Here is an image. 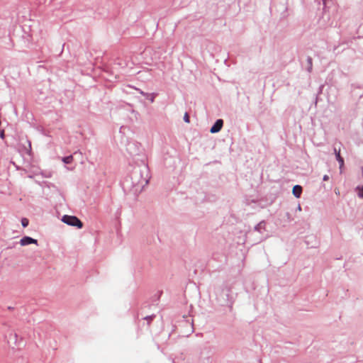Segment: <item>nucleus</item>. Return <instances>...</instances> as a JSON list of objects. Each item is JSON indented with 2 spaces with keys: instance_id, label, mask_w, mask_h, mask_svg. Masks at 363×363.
<instances>
[{
  "instance_id": "1",
  "label": "nucleus",
  "mask_w": 363,
  "mask_h": 363,
  "mask_svg": "<svg viewBox=\"0 0 363 363\" xmlns=\"http://www.w3.org/2000/svg\"><path fill=\"white\" fill-rule=\"evenodd\" d=\"M150 178L149 167L145 161H142L141 164L135 167L130 174L132 185L137 188L136 190L143 189L148 184Z\"/></svg>"
},
{
  "instance_id": "7",
  "label": "nucleus",
  "mask_w": 363,
  "mask_h": 363,
  "mask_svg": "<svg viewBox=\"0 0 363 363\" xmlns=\"http://www.w3.org/2000/svg\"><path fill=\"white\" fill-rule=\"evenodd\" d=\"M292 193L296 198H300L302 193V187L300 185H295L293 187Z\"/></svg>"
},
{
  "instance_id": "20",
  "label": "nucleus",
  "mask_w": 363,
  "mask_h": 363,
  "mask_svg": "<svg viewBox=\"0 0 363 363\" xmlns=\"http://www.w3.org/2000/svg\"><path fill=\"white\" fill-rule=\"evenodd\" d=\"M0 138L2 139L4 138V130H0Z\"/></svg>"
},
{
  "instance_id": "21",
  "label": "nucleus",
  "mask_w": 363,
  "mask_h": 363,
  "mask_svg": "<svg viewBox=\"0 0 363 363\" xmlns=\"http://www.w3.org/2000/svg\"><path fill=\"white\" fill-rule=\"evenodd\" d=\"M328 179H329V176L328 175L325 174V175L323 176V181H328Z\"/></svg>"
},
{
  "instance_id": "17",
  "label": "nucleus",
  "mask_w": 363,
  "mask_h": 363,
  "mask_svg": "<svg viewBox=\"0 0 363 363\" xmlns=\"http://www.w3.org/2000/svg\"><path fill=\"white\" fill-rule=\"evenodd\" d=\"M184 121L186 122V123H189V116L188 115L187 113H186L184 116Z\"/></svg>"
},
{
  "instance_id": "15",
  "label": "nucleus",
  "mask_w": 363,
  "mask_h": 363,
  "mask_svg": "<svg viewBox=\"0 0 363 363\" xmlns=\"http://www.w3.org/2000/svg\"><path fill=\"white\" fill-rule=\"evenodd\" d=\"M334 152H335V155L336 160H337L340 157H341L340 151V150H337V149L335 147H334Z\"/></svg>"
},
{
  "instance_id": "2",
  "label": "nucleus",
  "mask_w": 363,
  "mask_h": 363,
  "mask_svg": "<svg viewBox=\"0 0 363 363\" xmlns=\"http://www.w3.org/2000/svg\"><path fill=\"white\" fill-rule=\"evenodd\" d=\"M122 143H125V150L130 156L138 155L141 150V145L135 140L125 138Z\"/></svg>"
},
{
  "instance_id": "3",
  "label": "nucleus",
  "mask_w": 363,
  "mask_h": 363,
  "mask_svg": "<svg viewBox=\"0 0 363 363\" xmlns=\"http://www.w3.org/2000/svg\"><path fill=\"white\" fill-rule=\"evenodd\" d=\"M61 220L68 225L77 227L80 229L83 226L82 222L75 216L65 215L62 216Z\"/></svg>"
},
{
  "instance_id": "16",
  "label": "nucleus",
  "mask_w": 363,
  "mask_h": 363,
  "mask_svg": "<svg viewBox=\"0 0 363 363\" xmlns=\"http://www.w3.org/2000/svg\"><path fill=\"white\" fill-rule=\"evenodd\" d=\"M136 90H138L139 91V93L143 96H145L146 97H148L150 96V94L148 93H145L139 89H136Z\"/></svg>"
},
{
  "instance_id": "9",
  "label": "nucleus",
  "mask_w": 363,
  "mask_h": 363,
  "mask_svg": "<svg viewBox=\"0 0 363 363\" xmlns=\"http://www.w3.org/2000/svg\"><path fill=\"white\" fill-rule=\"evenodd\" d=\"M307 65H308L307 71L308 72H311L312 71V69H313V60L309 56L307 57Z\"/></svg>"
},
{
  "instance_id": "13",
  "label": "nucleus",
  "mask_w": 363,
  "mask_h": 363,
  "mask_svg": "<svg viewBox=\"0 0 363 363\" xmlns=\"http://www.w3.org/2000/svg\"><path fill=\"white\" fill-rule=\"evenodd\" d=\"M337 161L339 163V165H340L339 168L340 169V172H342V169L344 166V159L341 157L339 159H337Z\"/></svg>"
},
{
  "instance_id": "14",
  "label": "nucleus",
  "mask_w": 363,
  "mask_h": 363,
  "mask_svg": "<svg viewBox=\"0 0 363 363\" xmlns=\"http://www.w3.org/2000/svg\"><path fill=\"white\" fill-rule=\"evenodd\" d=\"M29 221L27 218H23L21 219V225L23 228H26L28 225Z\"/></svg>"
},
{
  "instance_id": "22",
  "label": "nucleus",
  "mask_w": 363,
  "mask_h": 363,
  "mask_svg": "<svg viewBox=\"0 0 363 363\" xmlns=\"http://www.w3.org/2000/svg\"><path fill=\"white\" fill-rule=\"evenodd\" d=\"M297 210H298V211H301V205H300V204H298V206H297Z\"/></svg>"
},
{
  "instance_id": "12",
  "label": "nucleus",
  "mask_w": 363,
  "mask_h": 363,
  "mask_svg": "<svg viewBox=\"0 0 363 363\" xmlns=\"http://www.w3.org/2000/svg\"><path fill=\"white\" fill-rule=\"evenodd\" d=\"M357 195L359 198L363 199V185L357 187Z\"/></svg>"
},
{
  "instance_id": "19",
  "label": "nucleus",
  "mask_w": 363,
  "mask_h": 363,
  "mask_svg": "<svg viewBox=\"0 0 363 363\" xmlns=\"http://www.w3.org/2000/svg\"><path fill=\"white\" fill-rule=\"evenodd\" d=\"M155 317L154 315H147L146 316L144 319L147 320L148 321V323L152 320V318Z\"/></svg>"
},
{
  "instance_id": "23",
  "label": "nucleus",
  "mask_w": 363,
  "mask_h": 363,
  "mask_svg": "<svg viewBox=\"0 0 363 363\" xmlns=\"http://www.w3.org/2000/svg\"><path fill=\"white\" fill-rule=\"evenodd\" d=\"M265 238H266V236H262V237L260 238V240H264V239H265Z\"/></svg>"
},
{
  "instance_id": "5",
  "label": "nucleus",
  "mask_w": 363,
  "mask_h": 363,
  "mask_svg": "<svg viewBox=\"0 0 363 363\" xmlns=\"http://www.w3.org/2000/svg\"><path fill=\"white\" fill-rule=\"evenodd\" d=\"M38 243V240L35 239H33L31 237L29 236H24L20 240V244L22 246L28 245L30 244H36Z\"/></svg>"
},
{
  "instance_id": "11",
  "label": "nucleus",
  "mask_w": 363,
  "mask_h": 363,
  "mask_svg": "<svg viewBox=\"0 0 363 363\" xmlns=\"http://www.w3.org/2000/svg\"><path fill=\"white\" fill-rule=\"evenodd\" d=\"M72 160H73L72 155H69L67 157H64L62 158V161L65 164H70L72 162Z\"/></svg>"
},
{
  "instance_id": "18",
  "label": "nucleus",
  "mask_w": 363,
  "mask_h": 363,
  "mask_svg": "<svg viewBox=\"0 0 363 363\" xmlns=\"http://www.w3.org/2000/svg\"><path fill=\"white\" fill-rule=\"evenodd\" d=\"M147 98L149 99V100L151 102H153L154 100H155V94H150V96L148 97H147Z\"/></svg>"
},
{
  "instance_id": "8",
  "label": "nucleus",
  "mask_w": 363,
  "mask_h": 363,
  "mask_svg": "<svg viewBox=\"0 0 363 363\" xmlns=\"http://www.w3.org/2000/svg\"><path fill=\"white\" fill-rule=\"evenodd\" d=\"M17 337H18V335L14 333H11L9 335V340H8V342H12L13 341V342L17 345Z\"/></svg>"
},
{
  "instance_id": "4",
  "label": "nucleus",
  "mask_w": 363,
  "mask_h": 363,
  "mask_svg": "<svg viewBox=\"0 0 363 363\" xmlns=\"http://www.w3.org/2000/svg\"><path fill=\"white\" fill-rule=\"evenodd\" d=\"M223 125V121L222 119H218L214 123V124L211 126V128L210 129V132L211 133H218L221 130Z\"/></svg>"
},
{
  "instance_id": "6",
  "label": "nucleus",
  "mask_w": 363,
  "mask_h": 363,
  "mask_svg": "<svg viewBox=\"0 0 363 363\" xmlns=\"http://www.w3.org/2000/svg\"><path fill=\"white\" fill-rule=\"evenodd\" d=\"M254 230L262 235L266 231V222L264 220L260 221L254 227Z\"/></svg>"
},
{
  "instance_id": "10",
  "label": "nucleus",
  "mask_w": 363,
  "mask_h": 363,
  "mask_svg": "<svg viewBox=\"0 0 363 363\" xmlns=\"http://www.w3.org/2000/svg\"><path fill=\"white\" fill-rule=\"evenodd\" d=\"M26 143H27V146H24L23 151L25 152V153L30 155V153L31 152V143L28 140H26Z\"/></svg>"
}]
</instances>
